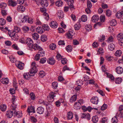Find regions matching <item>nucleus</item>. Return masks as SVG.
Here are the masks:
<instances>
[{"label": "nucleus", "instance_id": "obj_56", "mask_svg": "<svg viewBox=\"0 0 123 123\" xmlns=\"http://www.w3.org/2000/svg\"><path fill=\"white\" fill-rule=\"evenodd\" d=\"M41 101H42L41 100H39V102L40 104L46 106H47L49 104V103L47 102L44 101H42V102H41Z\"/></svg>", "mask_w": 123, "mask_h": 123}, {"label": "nucleus", "instance_id": "obj_64", "mask_svg": "<svg viewBox=\"0 0 123 123\" xmlns=\"http://www.w3.org/2000/svg\"><path fill=\"white\" fill-rule=\"evenodd\" d=\"M86 29L87 31H91L92 29V26L90 24L87 25V26L86 27Z\"/></svg>", "mask_w": 123, "mask_h": 123}, {"label": "nucleus", "instance_id": "obj_41", "mask_svg": "<svg viewBox=\"0 0 123 123\" xmlns=\"http://www.w3.org/2000/svg\"><path fill=\"white\" fill-rule=\"evenodd\" d=\"M28 18V16H24L21 19V21L22 23H25L27 20Z\"/></svg>", "mask_w": 123, "mask_h": 123}, {"label": "nucleus", "instance_id": "obj_7", "mask_svg": "<svg viewBox=\"0 0 123 123\" xmlns=\"http://www.w3.org/2000/svg\"><path fill=\"white\" fill-rule=\"evenodd\" d=\"M90 101L92 103L97 105L98 104V99L97 97H93L92 98Z\"/></svg>", "mask_w": 123, "mask_h": 123}, {"label": "nucleus", "instance_id": "obj_54", "mask_svg": "<svg viewBox=\"0 0 123 123\" xmlns=\"http://www.w3.org/2000/svg\"><path fill=\"white\" fill-rule=\"evenodd\" d=\"M31 69H36L37 68V65L35 62H32L31 64Z\"/></svg>", "mask_w": 123, "mask_h": 123}, {"label": "nucleus", "instance_id": "obj_18", "mask_svg": "<svg viewBox=\"0 0 123 123\" xmlns=\"http://www.w3.org/2000/svg\"><path fill=\"white\" fill-rule=\"evenodd\" d=\"M63 12L61 10H59L57 12L56 14L59 18L61 19L63 18Z\"/></svg>", "mask_w": 123, "mask_h": 123}, {"label": "nucleus", "instance_id": "obj_32", "mask_svg": "<svg viewBox=\"0 0 123 123\" xmlns=\"http://www.w3.org/2000/svg\"><path fill=\"white\" fill-rule=\"evenodd\" d=\"M41 40L43 42H45L47 40V36L45 35H42L41 37Z\"/></svg>", "mask_w": 123, "mask_h": 123}, {"label": "nucleus", "instance_id": "obj_31", "mask_svg": "<svg viewBox=\"0 0 123 123\" xmlns=\"http://www.w3.org/2000/svg\"><path fill=\"white\" fill-rule=\"evenodd\" d=\"M32 37L33 39L37 40L39 38V36L37 33H35L32 34Z\"/></svg>", "mask_w": 123, "mask_h": 123}, {"label": "nucleus", "instance_id": "obj_40", "mask_svg": "<svg viewBox=\"0 0 123 123\" xmlns=\"http://www.w3.org/2000/svg\"><path fill=\"white\" fill-rule=\"evenodd\" d=\"M22 29L23 31L25 32H27L30 30L29 28L28 27L25 26H23Z\"/></svg>", "mask_w": 123, "mask_h": 123}, {"label": "nucleus", "instance_id": "obj_44", "mask_svg": "<svg viewBox=\"0 0 123 123\" xmlns=\"http://www.w3.org/2000/svg\"><path fill=\"white\" fill-rule=\"evenodd\" d=\"M0 109L1 111H4L6 109V106L5 105H1L0 106Z\"/></svg>", "mask_w": 123, "mask_h": 123}, {"label": "nucleus", "instance_id": "obj_49", "mask_svg": "<svg viewBox=\"0 0 123 123\" xmlns=\"http://www.w3.org/2000/svg\"><path fill=\"white\" fill-rule=\"evenodd\" d=\"M63 4V3L61 1H57L55 3V5L58 7L61 6Z\"/></svg>", "mask_w": 123, "mask_h": 123}, {"label": "nucleus", "instance_id": "obj_30", "mask_svg": "<svg viewBox=\"0 0 123 123\" xmlns=\"http://www.w3.org/2000/svg\"><path fill=\"white\" fill-rule=\"evenodd\" d=\"M115 46L113 43H111L108 46V49L110 51H113L115 48Z\"/></svg>", "mask_w": 123, "mask_h": 123}, {"label": "nucleus", "instance_id": "obj_26", "mask_svg": "<svg viewBox=\"0 0 123 123\" xmlns=\"http://www.w3.org/2000/svg\"><path fill=\"white\" fill-rule=\"evenodd\" d=\"M73 117V114L71 112H68L67 114V117L68 120L72 119Z\"/></svg>", "mask_w": 123, "mask_h": 123}, {"label": "nucleus", "instance_id": "obj_17", "mask_svg": "<svg viewBox=\"0 0 123 123\" xmlns=\"http://www.w3.org/2000/svg\"><path fill=\"white\" fill-rule=\"evenodd\" d=\"M8 5L12 7H14L16 6L17 4L16 2L12 0H9L8 2Z\"/></svg>", "mask_w": 123, "mask_h": 123}, {"label": "nucleus", "instance_id": "obj_4", "mask_svg": "<svg viewBox=\"0 0 123 123\" xmlns=\"http://www.w3.org/2000/svg\"><path fill=\"white\" fill-rule=\"evenodd\" d=\"M15 65L19 69H23L24 68V64L19 61H16Z\"/></svg>", "mask_w": 123, "mask_h": 123}, {"label": "nucleus", "instance_id": "obj_51", "mask_svg": "<svg viewBox=\"0 0 123 123\" xmlns=\"http://www.w3.org/2000/svg\"><path fill=\"white\" fill-rule=\"evenodd\" d=\"M111 120L112 123H117L118 121L117 117L116 116L113 117Z\"/></svg>", "mask_w": 123, "mask_h": 123}, {"label": "nucleus", "instance_id": "obj_27", "mask_svg": "<svg viewBox=\"0 0 123 123\" xmlns=\"http://www.w3.org/2000/svg\"><path fill=\"white\" fill-rule=\"evenodd\" d=\"M1 81L3 84H7L9 82V79L7 78H3L1 79Z\"/></svg>", "mask_w": 123, "mask_h": 123}, {"label": "nucleus", "instance_id": "obj_16", "mask_svg": "<svg viewBox=\"0 0 123 123\" xmlns=\"http://www.w3.org/2000/svg\"><path fill=\"white\" fill-rule=\"evenodd\" d=\"M106 73L107 75V77L110 78V80L112 82H114L115 78L113 75L107 72H106Z\"/></svg>", "mask_w": 123, "mask_h": 123}, {"label": "nucleus", "instance_id": "obj_11", "mask_svg": "<svg viewBox=\"0 0 123 123\" xmlns=\"http://www.w3.org/2000/svg\"><path fill=\"white\" fill-rule=\"evenodd\" d=\"M31 48H32L35 50L37 49L38 50L42 49V48L39 46L37 44L35 43L33 44Z\"/></svg>", "mask_w": 123, "mask_h": 123}, {"label": "nucleus", "instance_id": "obj_14", "mask_svg": "<svg viewBox=\"0 0 123 123\" xmlns=\"http://www.w3.org/2000/svg\"><path fill=\"white\" fill-rule=\"evenodd\" d=\"M47 62L50 64L53 65L55 63V61L54 58H50L47 60Z\"/></svg>", "mask_w": 123, "mask_h": 123}, {"label": "nucleus", "instance_id": "obj_43", "mask_svg": "<svg viewBox=\"0 0 123 123\" xmlns=\"http://www.w3.org/2000/svg\"><path fill=\"white\" fill-rule=\"evenodd\" d=\"M117 40L119 41L123 38V34L122 33H120L118 34L117 37Z\"/></svg>", "mask_w": 123, "mask_h": 123}, {"label": "nucleus", "instance_id": "obj_61", "mask_svg": "<svg viewBox=\"0 0 123 123\" xmlns=\"http://www.w3.org/2000/svg\"><path fill=\"white\" fill-rule=\"evenodd\" d=\"M105 36L104 35H102V36L99 37L98 41L99 42H102L105 40Z\"/></svg>", "mask_w": 123, "mask_h": 123}, {"label": "nucleus", "instance_id": "obj_35", "mask_svg": "<svg viewBox=\"0 0 123 123\" xmlns=\"http://www.w3.org/2000/svg\"><path fill=\"white\" fill-rule=\"evenodd\" d=\"M105 57L106 59L108 61H111L113 59V56H111L109 55H106Z\"/></svg>", "mask_w": 123, "mask_h": 123}, {"label": "nucleus", "instance_id": "obj_29", "mask_svg": "<svg viewBox=\"0 0 123 123\" xmlns=\"http://www.w3.org/2000/svg\"><path fill=\"white\" fill-rule=\"evenodd\" d=\"M77 95L76 94L74 95L71 97L70 99V102L72 103L74 101H75L77 99Z\"/></svg>", "mask_w": 123, "mask_h": 123}, {"label": "nucleus", "instance_id": "obj_59", "mask_svg": "<svg viewBox=\"0 0 123 123\" xmlns=\"http://www.w3.org/2000/svg\"><path fill=\"white\" fill-rule=\"evenodd\" d=\"M52 87L55 89L56 88L58 87V83L57 82H54L52 84Z\"/></svg>", "mask_w": 123, "mask_h": 123}, {"label": "nucleus", "instance_id": "obj_3", "mask_svg": "<svg viewBox=\"0 0 123 123\" xmlns=\"http://www.w3.org/2000/svg\"><path fill=\"white\" fill-rule=\"evenodd\" d=\"M55 93L53 92L49 93V96L47 97V98L49 102H52L54 100V97L55 96Z\"/></svg>", "mask_w": 123, "mask_h": 123}, {"label": "nucleus", "instance_id": "obj_19", "mask_svg": "<svg viewBox=\"0 0 123 123\" xmlns=\"http://www.w3.org/2000/svg\"><path fill=\"white\" fill-rule=\"evenodd\" d=\"M17 10L19 12H22L25 11V8L23 6L19 5L18 7Z\"/></svg>", "mask_w": 123, "mask_h": 123}, {"label": "nucleus", "instance_id": "obj_24", "mask_svg": "<svg viewBox=\"0 0 123 123\" xmlns=\"http://www.w3.org/2000/svg\"><path fill=\"white\" fill-rule=\"evenodd\" d=\"M116 17L118 18H121L122 16H123V11L121 12L118 11L116 15Z\"/></svg>", "mask_w": 123, "mask_h": 123}, {"label": "nucleus", "instance_id": "obj_57", "mask_svg": "<svg viewBox=\"0 0 123 123\" xmlns=\"http://www.w3.org/2000/svg\"><path fill=\"white\" fill-rule=\"evenodd\" d=\"M50 48L52 50H54L56 47V45L54 44H51L49 45Z\"/></svg>", "mask_w": 123, "mask_h": 123}, {"label": "nucleus", "instance_id": "obj_53", "mask_svg": "<svg viewBox=\"0 0 123 123\" xmlns=\"http://www.w3.org/2000/svg\"><path fill=\"white\" fill-rule=\"evenodd\" d=\"M39 77L41 78L43 77L45 75V73L43 71H41L39 73Z\"/></svg>", "mask_w": 123, "mask_h": 123}, {"label": "nucleus", "instance_id": "obj_15", "mask_svg": "<svg viewBox=\"0 0 123 123\" xmlns=\"http://www.w3.org/2000/svg\"><path fill=\"white\" fill-rule=\"evenodd\" d=\"M99 18V17L97 15H95L92 17L91 20L93 22H96L98 21Z\"/></svg>", "mask_w": 123, "mask_h": 123}, {"label": "nucleus", "instance_id": "obj_28", "mask_svg": "<svg viewBox=\"0 0 123 123\" xmlns=\"http://www.w3.org/2000/svg\"><path fill=\"white\" fill-rule=\"evenodd\" d=\"M23 77L26 80H29L30 79L31 76L29 73H25L23 74Z\"/></svg>", "mask_w": 123, "mask_h": 123}, {"label": "nucleus", "instance_id": "obj_10", "mask_svg": "<svg viewBox=\"0 0 123 123\" xmlns=\"http://www.w3.org/2000/svg\"><path fill=\"white\" fill-rule=\"evenodd\" d=\"M16 100V99L15 97L14 96H12L11 101L12 102V104L11 105V109H12V107L13 108L15 106L16 107L17 105L16 104H15Z\"/></svg>", "mask_w": 123, "mask_h": 123}, {"label": "nucleus", "instance_id": "obj_38", "mask_svg": "<svg viewBox=\"0 0 123 123\" xmlns=\"http://www.w3.org/2000/svg\"><path fill=\"white\" fill-rule=\"evenodd\" d=\"M122 52L120 50H117L115 54V56L117 57H119L122 54Z\"/></svg>", "mask_w": 123, "mask_h": 123}, {"label": "nucleus", "instance_id": "obj_23", "mask_svg": "<svg viewBox=\"0 0 123 123\" xmlns=\"http://www.w3.org/2000/svg\"><path fill=\"white\" fill-rule=\"evenodd\" d=\"M44 110V109L42 107H39L37 109V113L41 114L43 112Z\"/></svg>", "mask_w": 123, "mask_h": 123}, {"label": "nucleus", "instance_id": "obj_58", "mask_svg": "<svg viewBox=\"0 0 123 123\" xmlns=\"http://www.w3.org/2000/svg\"><path fill=\"white\" fill-rule=\"evenodd\" d=\"M106 15L108 17L110 16L111 15V11L110 10H108L106 12Z\"/></svg>", "mask_w": 123, "mask_h": 123}, {"label": "nucleus", "instance_id": "obj_22", "mask_svg": "<svg viewBox=\"0 0 123 123\" xmlns=\"http://www.w3.org/2000/svg\"><path fill=\"white\" fill-rule=\"evenodd\" d=\"M27 111V112L29 113H30L32 112L35 113V112L34 108L32 106L28 107Z\"/></svg>", "mask_w": 123, "mask_h": 123}, {"label": "nucleus", "instance_id": "obj_39", "mask_svg": "<svg viewBox=\"0 0 123 123\" xmlns=\"http://www.w3.org/2000/svg\"><path fill=\"white\" fill-rule=\"evenodd\" d=\"M81 19L83 22H86L87 20V16L85 15H82L81 17Z\"/></svg>", "mask_w": 123, "mask_h": 123}, {"label": "nucleus", "instance_id": "obj_2", "mask_svg": "<svg viewBox=\"0 0 123 123\" xmlns=\"http://www.w3.org/2000/svg\"><path fill=\"white\" fill-rule=\"evenodd\" d=\"M16 106H15V107H14L13 108L12 107L11 109L14 111V114L17 117L20 118L22 116V111H16Z\"/></svg>", "mask_w": 123, "mask_h": 123}, {"label": "nucleus", "instance_id": "obj_33", "mask_svg": "<svg viewBox=\"0 0 123 123\" xmlns=\"http://www.w3.org/2000/svg\"><path fill=\"white\" fill-rule=\"evenodd\" d=\"M45 53L44 51H43L42 49V50H39V52H38L37 54H39V55L40 57H42L44 55Z\"/></svg>", "mask_w": 123, "mask_h": 123}, {"label": "nucleus", "instance_id": "obj_55", "mask_svg": "<svg viewBox=\"0 0 123 123\" xmlns=\"http://www.w3.org/2000/svg\"><path fill=\"white\" fill-rule=\"evenodd\" d=\"M86 111H88L90 112L91 111V110L92 109H94L96 110H97L98 109L96 108H92L90 106H89L86 107Z\"/></svg>", "mask_w": 123, "mask_h": 123}, {"label": "nucleus", "instance_id": "obj_42", "mask_svg": "<svg viewBox=\"0 0 123 123\" xmlns=\"http://www.w3.org/2000/svg\"><path fill=\"white\" fill-rule=\"evenodd\" d=\"M42 28L44 30V31L45 30L47 31L49 29V27L47 24H43L42 26Z\"/></svg>", "mask_w": 123, "mask_h": 123}, {"label": "nucleus", "instance_id": "obj_20", "mask_svg": "<svg viewBox=\"0 0 123 123\" xmlns=\"http://www.w3.org/2000/svg\"><path fill=\"white\" fill-rule=\"evenodd\" d=\"M115 83L117 84H119L122 81V78L120 77H117L114 80Z\"/></svg>", "mask_w": 123, "mask_h": 123}, {"label": "nucleus", "instance_id": "obj_21", "mask_svg": "<svg viewBox=\"0 0 123 123\" xmlns=\"http://www.w3.org/2000/svg\"><path fill=\"white\" fill-rule=\"evenodd\" d=\"M36 31L39 34H41L44 32V30L42 27L40 26H38L36 28Z\"/></svg>", "mask_w": 123, "mask_h": 123}, {"label": "nucleus", "instance_id": "obj_60", "mask_svg": "<svg viewBox=\"0 0 123 123\" xmlns=\"http://www.w3.org/2000/svg\"><path fill=\"white\" fill-rule=\"evenodd\" d=\"M43 15L45 17V18L47 20H48L49 18V15L46 12L43 13Z\"/></svg>", "mask_w": 123, "mask_h": 123}, {"label": "nucleus", "instance_id": "obj_6", "mask_svg": "<svg viewBox=\"0 0 123 123\" xmlns=\"http://www.w3.org/2000/svg\"><path fill=\"white\" fill-rule=\"evenodd\" d=\"M67 3L68 5L70 6L71 10L74 9V6L73 5L74 3L73 0H68L67 1Z\"/></svg>", "mask_w": 123, "mask_h": 123}, {"label": "nucleus", "instance_id": "obj_34", "mask_svg": "<svg viewBox=\"0 0 123 123\" xmlns=\"http://www.w3.org/2000/svg\"><path fill=\"white\" fill-rule=\"evenodd\" d=\"M37 70H31L29 72V74L31 76H33L37 72Z\"/></svg>", "mask_w": 123, "mask_h": 123}, {"label": "nucleus", "instance_id": "obj_12", "mask_svg": "<svg viewBox=\"0 0 123 123\" xmlns=\"http://www.w3.org/2000/svg\"><path fill=\"white\" fill-rule=\"evenodd\" d=\"M41 4L43 7H47L48 5V2L46 0H41Z\"/></svg>", "mask_w": 123, "mask_h": 123}, {"label": "nucleus", "instance_id": "obj_46", "mask_svg": "<svg viewBox=\"0 0 123 123\" xmlns=\"http://www.w3.org/2000/svg\"><path fill=\"white\" fill-rule=\"evenodd\" d=\"M98 120V119L97 116H93L92 118V121L94 123H97Z\"/></svg>", "mask_w": 123, "mask_h": 123}, {"label": "nucleus", "instance_id": "obj_48", "mask_svg": "<svg viewBox=\"0 0 123 123\" xmlns=\"http://www.w3.org/2000/svg\"><path fill=\"white\" fill-rule=\"evenodd\" d=\"M117 24L116 20L114 19H112L110 23V24L111 26H115Z\"/></svg>", "mask_w": 123, "mask_h": 123}, {"label": "nucleus", "instance_id": "obj_13", "mask_svg": "<svg viewBox=\"0 0 123 123\" xmlns=\"http://www.w3.org/2000/svg\"><path fill=\"white\" fill-rule=\"evenodd\" d=\"M13 114V111L11 110H9L7 111L6 115L8 118H10L12 117Z\"/></svg>", "mask_w": 123, "mask_h": 123}, {"label": "nucleus", "instance_id": "obj_5", "mask_svg": "<svg viewBox=\"0 0 123 123\" xmlns=\"http://www.w3.org/2000/svg\"><path fill=\"white\" fill-rule=\"evenodd\" d=\"M25 43L30 48H31V47L33 44V42L31 39L30 38H27L25 40Z\"/></svg>", "mask_w": 123, "mask_h": 123}, {"label": "nucleus", "instance_id": "obj_52", "mask_svg": "<svg viewBox=\"0 0 123 123\" xmlns=\"http://www.w3.org/2000/svg\"><path fill=\"white\" fill-rule=\"evenodd\" d=\"M6 6V4L4 2L1 3L0 4V7L2 9L5 8Z\"/></svg>", "mask_w": 123, "mask_h": 123}, {"label": "nucleus", "instance_id": "obj_37", "mask_svg": "<svg viewBox=\"0 0 123 123\" xmlns=\"http://www.w3.org/2000/svg\"><path fill=\"white\" fill-rule=\"evenodd\" d=\"M66 50L68 52L71 51L72 49V47L70 45H68L66 48Z\"/></svg>", "mask_w": 123, "mask_h": 123}, {"label": "nucleus", "instance_id": "obj_50", "mask_svg": "<svg viewBox=\"0 0 123 123\" xmlns=\"http://www.w3.org/2000/svg\"><path fill=\"white\" fill-rule=\"evenodd\" d=\"M113 39L114 38L112 36H111L108 38L106 41L108 43H113L114 41Z\"/></svg>", "mask_w": 123, "mask_h": 123}, {"label": "nucleus", "instance_id": "obj_8", "mask_svg": "<svg viewBox=\"0 0 123 123\" xmlns=\"http://www.w3.org/2000/svg\"><path fill=\"white\" fill-rule=\"evenodd\" d=\"M74 34L73 31L70 30L68 33L66 34V35L68 38L71 39Z\"/></svg>", "mask_w": 123, "mask_h": 123}, {"label": "nucleus", "instance_id": "obj_1", "mask_svg": "<svg viewBox=\"0 0 123 123\" xmlns=\"http://www.w3.org/2000/svg\"><path fill=\"white\" fill-rule=\"evenodd\" d=\"M16 32L15 31L12 30L9 31L8 33L9 36L14 40H17L18 39V36Z\"/></svg>", "mask_w": 123, "mask_h": 123}, {"label": "nucleus", "instance_id": "obj_9", "mask_svg": "<svg viewBox=\"0 0 123 123\" xmlns=\"http://www.w3.org/2000/svg\"><path fill=\"white\" fill-rule=\"evenodd\" d=\"M51 27L53 28H55L57 27L58 24L55 21H52L50 24Z\"/></svg>", "mask_w": 123, "mask_h": 123}, {"label": "nucleus", "instance_id": "obj_62", "mask_svg": "<svg viewBox=\"0 0 123 123\" xmlns=\"http://www.w3.org/2000/svg\"><path fill=\"white\" fill-rule=\"evenodd\" d=\"M105 19V16H101L100 17V20L101 22H104Z\"/></svg>", "mask_w": 123, "mask_h": 123}, {"label": "nucleus", "instance_id": "obj_47", "mask_svg": "<svg viewBox=\"0 0 123 123\" xmlns=\"http://www.w3.org/2000/svg\"><path fill=\"white\" fill-rule=\"evenodd\" d=\"M10 60L12 63H15L16 64V59L13 57L12 56H10L9 57Z\"/></svg>", "mask_w": 123, "mask_h": 123}, {"label": "nucleus", "instance_id": "obj_63", "mask_svg": "<svg viewBox=\"0 0 123 123\" xmlns=\"http://www.w3.org/2000/svg\"><path fill=\"white\" fill-rule=\"evenodd\" d=\"M87 8H91L92 7V4L90 1H87Z\"/></svg>", "mask_w": 123, "mask_h": 123}, {"label": "nucleus", "instance_id": "obj_36", "mask_svg": "<svg viewBox=\"0 0 123 123\" xmlns=\"http://www.w3.org/2000/svg\"><path fill=\"white\" fill-rule=\"evenodd\" d=\"M81 27V25L79 22H77L74 26L75 29L76 30H78L80 29Z\"/></svg>", "mask_w": 123, "mask_h": 123}, {"label": "nucleus", "instance_id": "obj_45", "mask_svg": "<svg viewBox=\"0 0 123 123\" xmlns=\"http://www.w3.org/2000/svg\"><path fill=\"white\" fill-rule=\"evenodd\" d=\"M6 21L3 18H0V25L3 26L6 24Z\"/></svg>", "mask_w": 123, "mask_h": 123}, {"label": "nucleus", "instance_id": "obj_25", "mask_svg": "<svg viewBox=\"0 0 123 123\" xmlns=\"http://www.w3.org/2000/svg\"><path fill=\"white\" fill-rule=\"evenodd\" d=\"M81 107V105L77 102H75L74 105V108L77 110L80 109Z\"/></svg>", "mask_w": 123, "mask_h": 123}]
</instances>
